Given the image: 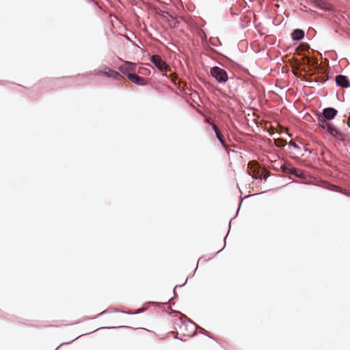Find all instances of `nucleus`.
Here are the masks:
<instances>
[{"mask_svg":"<svg viewBox=\"0 0 350 350\" xmlns=\"http://www.w3.org/2000/svg\"><path fill=\"white\" fill-rule=\"evenodd\" d=\"M328 120L321 116H319L318 122L319 125L323 129L326 130L330 135H332L335 138L343 140V134L339 132L332 124L327 122Z\"/></svg>","mask_w":350,"mask_h":350,"instance_id":"f257e3e1","label":"nucleus"},{"mask_svg":"<svg viewBox=\"0 0 350 350\" xmlns=\"http://www.w3.org/2000/svg\"><path fill=\"white\" fill-rule=\"evenodd\" d=\"M248 173L254 178H262V177L266 179L267 177V172L265 170L260 168L257 163L251 161L248 163L247 166Z\"/></svg>","mask_w":350,"mask_h":350,"instance_id":"f03ea898","label":"nucleus"},{"mask_svg":"<svg viewBox=\"0 0 350 350\" xmlns=\"http://www.w3.org/2000/svg\"><path fill=\"white\" fill-rule=\"evenodd\" d=\"M150 61L161 72L163 73V75H166L165 72L171 71V68L164 60L161 59L159 55H152L150 57Z\"/></svg>","mask_w":350,"mask_h":350,"instance_id":"7ed1b4c3","label":"nucleus"},{"mask_svg":"<svg viewBox=\"0 0 350 350\" xmlns=\"http://www.w3.org/2000/svg\"><path fill=\"white\" fill-rule=\"evenodd\" d=\"M211 75L219 83H226L228 79L226 71L217 66H215L211 69Z\"/></svg>","mask_w":350,"mask_h":350,"instance_id":"20e7f679","label":"nucleus"},{"mask_svg":"<svg viewBox=\"0 0 350 350\" xmlns=\"http://www.w3.org/2000/svg\"><path fill=\"white\" fill-rule=\"evenodd\" d=\"M119 70L124 75L131 74V72H135L136 65L131 62H124V64L120 66Z\"/></svg>","mask_w":350,"mask_h":350,"instance_id":"39448f33","label":"nucleus"},{"mask_svg":"<svg viewBox=\"0 0 350 350\" xmlns=\"http://www.w3.org/2000/svg\"><path fill=\"white\" fill-rule=\"evenodd\" d=\"M128 78L134 83L137 84L139 85H145L148 83L147 80L142 77L135 73L133 74H129Z\"/></svg>","mask_w":350,"mask_h":350,"instance_id":"423d86ee","label":"nucleus"},{"mask_svg":"<svg viewBox=\"0 0 350 350\" xmlns=\"http://www.w3.org/2000/svg\"><path fill=\"white\" fill-rule=\"evenodd\" d=\"M337 113H338V111L334 108L327 107V108H325L323 109V115L321 116H323L327 120H331L336 117Z\"/></svg>","mask_w":350,"mask_h":350,"instance_id":"0eeeda50","label":"nucleus"},{"mask_svg":"<svg viewBox=\"0 0 350 350\" xmlns=\"http://www.w3.org/2000/svg\"><path fill=\"white\" fill-rule=\"evenodd\" d=\"M207 122H209L212 125V128L214 130V131L215 132L216 136H217V139H219V141L220 142V143L221 144V145L223 146V147L227 148V145L224 140V135L219 131L217 126L213 123H211L208 120H207Z\"/></svg>","mask_w":350,"mask_h":350,"instance_id":"6e6552de","label":"nucleus"},{"mask_svg":"<svg viewBox=\"0 0 350 350\" xmlns=\"http://www.w3.org/2000/svg\"><path fill=\"white\" fill-rule=\"evenodd\" d=\"M336 84L342 88H348L350 83L347 77L344 75H338L336 77Z\"/></svg>","mask_w":350,"mask_h":350,"instance_id":"1a4fd4ad","label":"nucleus"},{"mask_svg":"<svg viewBox=\"0 0 350 350\" xmlns=\"http://www.w3.org/2000/svg\"><path fill=\"white\" fill-rule=\"evenodd\" d=\"M109 77H112L118 80H120L123 77L118 72L111 70L109 68H106L105 70L102 72Z\"/></svg>","mask_w":350,"mask_h":350,"instance_id":"9d476101","label":"nucleus"},{"mask_svg":"<svg viewBox=\"0 0 350 350\" xmlns=\"http://www.w3.org/2000/svg\"><path fill=\"white\" fill-rule=\"evenodd\" d=\"M304 32L301 29H295L292 33V38L295 40H300L304 38Z\"/></svg>","mask_w":350,"mask_h":350,"instance_id":"9b49d317","label":"nucleus"},{"mask_svg":"<svg viewBox=\"0 0 350 350\" xmlns=\"http://www.w3.org/2000/svg\"><path fill=\"white\" fill-rule=\"evenodd\" d=\"M282 172L286 174H291L292 171H295V167H293L290 164L283 165L281 166Z\"/></svg>","mask_w":350,"mask_h":350,"instance_id":"f8f14e48","label":"nucleus"},{"mask_svg":"<svg viewBox=\"0 0 350 350\" xmlns=\"http://www.w3.org/2000/svg\"><path fill=\"white\" fill-rule=\"evenodd\" d=\"M286 144V142L282 139H275V144L278 147H284Z\"/></svg>","mask_w":350,"mask_h":350,"instance_id":"ddd939ff","label":"nucleus"},{"mask_svg":"<svg viewBox=\"0 0 350 350\" xmlns=\"http://www.w3.org/2000/svg\"><path fill=\"white\" fill-rule=\"evenodd\" d=\"M303 171L295 168V171H292V173L291 174H293L297 177H301L303 175Z\"/></svg>","mask_w":350,"mask_h":350,"instance_id":"4468645a","label":"nucleus"},{"mask_svg":"<svg viewBox=\"0 0 350 350\" xmlns=\"http://www.w3.org/2000/svg\"><path fill=\"white\" fill-rule=\"evenodd\" d=\"M172 20L170 21V25L172 27H177V25L178 24V21L174 17L171 16Z\"/></svg>","mask_w":350,"mask_h":350,"instance_id":"2eb2a0df","label":"nucleus"},{"mask_svg":"<svg viewBox=\"0 0 350 350\" xmlns=\"http://www.w3.org/2000/svg\"><path fill=\"white\" fill-rule=\"evenodd\" d=\"M303 60L304 62V63H306L308 65H310V66H314L316 64H317V62H314L312 64H310V59L308 57H304L303 58Z\"/></svg>","mask_w":350,"mask_h":350,"instance_id":"dca6fc26","label":"nucleus"},{"mask_svg":"<svg viewBox=\"0 0 350 350\" xmlns=\"http://www.w3.org/2000/svg\"><path fill=\"white\" fill-rule=\"evenodd\" d=\"M170 78H171L172 81L174 82L175 80L177 79V76L175 73H174L170 75Z\"/></svg>","mask_w":350,"mask_h":350,"instance_id":"f3484780","label":"nucleus"},{"mask_svg":"<svg viewBox=\"0 0 350 350\" xmlns=\"http://www.w3.org/2000/svg\"><path fill=\"white\" fill-rule=\"evenodd\" d=\"M100 73H101V72H100V71H94V74H95V75H99V74H100Z\"/></svg>","mask_w":350,"mask_h":350,"instance_id":"a211bd4d","label":"nucleus"},{"mask_svg":"<svg viewBox=\"0 0 350 350\" xmlns=\"http://www.w3.org/2000/svg\"><path fill=\"white\" fill-rule=\"evenodd\" d=\"M291 145H292V146H297V145H296V144H295V142H291Z\"/></svg>","mask_w":350,"mask_h":350,"instance_id":"6ab92c4d","label":"nucleus"},{"mask_svg":"<svg viewBox=\"0 0 350 350\" xmlns=\"http://www.w3.org/2000/svg\"><path fill=\"white\" fill-rule=\"evenodd\" d=\"M347 123H348L349 126H350V118L348 120V122Z\"/></svg>","mask_w":350,"mask_h":350,"instance_id":"aec40b11","label":"nucleus"}]
</instances>
